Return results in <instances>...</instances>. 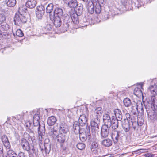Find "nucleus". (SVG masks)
<instances>
[{"label": "nucleus", "instance_id": "1", "mask_svg": "<svg viewBox=\"0 0 157 157\" xmlns=\"http://www.w3.org/2000/svg\"><path fill=\"white\" fill-rule=\"evenodd\" d=\"M15 24L19 25L21 23H25L27 21V19L25 15H23L19 13H16L14 18Z\"/></svg>", "mask_w": 157, "mask_h": 157}, {"label": "nucleus", "instance_id": "2", "mask_svg": "<svg viewBox=\"0 0 157 157\" xmlns=\"http://www.w3.org/2000/svg\"><path fill=\"white\" fill-rule=\"evenodd\" d=\"M82 130H81V132L78 133L79 134V138L80 140L82 142L85 141L87 137L89 139L90 136V127H87L85 130V132H82Z\"/></svg>", "mask_w": 157, "mask_h": 157}, {"label": "nucleus", "instance_id": "3", "mask_svg": "<svg viewBox=\"0 0 157 157\" xmlns=\"http://www.w3.org/2000/svg\"><path fill=\"white\" fill-rule=\"evenodd\" d=\"M33 132H37L38 134H44L45 129L44 122L42 121L38 126L33 128Z\"/></svg>", "mask_w": 157, "mask_h": 157}, {"label": "nucleus", "instance_id": "4", "mask_svg": "<svg viewBox=\"0 0 157 157\" xmlns=\"http://www.w3.org/2000/svg\"><path fill=\"white\" fill-rule=\"evenodd\" d=\"M45 13V8L42 5L37 6L36 9V17L41 19Z\"/></svg>", "mask_w": 157, "mask_h": 157}, {"label": "nucleus", "instance_id": "5", "mask_svg": "<svg viewBox=\"0 0 157 157\" xmlns=\"http://www.w3.org/2000/svg\"><path fill=\"white\" fill-rule=\"evenodd\" d=\"M100 122L99 117H94L92 119L90 122V125L92 129L94 131H98L99 129L98 124Z\"/></svg>", "mask_w": 157, "mask_h": 157}, {"label": "nucleus", "instance_id": "6", "mask_svg": "<svg viewBox=\"0 0 157 157\" xmlns=\"http://www.w3.org/2000/svg\"><path fill=\"white\" fill-rule=\"evenodd\" d=\"M40 112L39 110L37 109L36 113L34 115L33 118V128L38 126L40 124V122L39 121L40 119Z\"/></svg>", "mask_w": 157, "mask_h": 157}, {"label": "nucleus", "instance_id": "7", "mask_svg": "<svg viewBox=\"0 0 157 157\" xmlns=\"http://www.w3.org/2000/svg\"><path fill=\"white\" fill-rule=\"evenodd\" d=\"M20 144L24 150L28 151L30 149V145L26 139L24 138L21 139L20 141Z\"/></svg>", "mask_w": 157, "mask_h": 157}, {"label": "nucleus", "instance_id": "8", "mask_svg": "<svg viewBox=\"0 0 157 157\" xmlns=\"http://www.w3.org/2000/svg\"><path fill=\"white\" fill-rule=\"evenodd\" d=\"M119 134V131H118L116 130H112V131L111 136L115 144L117 143L118 141Z\"/></svg>", "mask_w": 157, "mask_h": 157}, {"label": "nucleus", "instance_id": "9", "mask_svg": "<svg viewBox=\"0 0 157 157\" xmlns=\"http://www.w3.org/2000/svg\"><path fill=\"white\" fill-rule=\"evenodd\" d=\"M48 134L49 136L54 139L56 138L59 134L58 131L52 127L49 128Z\"/></svg>", "mask_w": 157, "mask_h": 157}, {"label": "nucleus", "instance_id": "10", "mask_svg": "<svg viewBox=\"0 0 157 157\" xmlns=\"http://www.w3.org/2000/svg\"><path fill=\"white\" fill-rule=\"evenodd\" d=\"M98 141L96 140L93 141L91 144L90 150L91 152L93 154H96L98 152Z\"/></svg>", "mask_w": 157, "mask_h": 157}, {"label": "nucleus", "instance_id": "11", "mask_svg": "<svg viewBox=\"0 0 157 157\" xmlns=\"http://www.w3.org/2000/svg\"><path fill=\"white\" fill-rule=\"evenodd\" d=\"M109 126L106 125H103L101 128V135L102 137L106 138L109 135Z\"/></svg>", "mask_w": 157, "mask_h": 157}, {"label": "nucleus", "instance_id": "12", "mask_svg": "<svg viewBox=\"0 0 157 157\" xmlns=\"http://www.w3.org/2000/svg\"><path fill=\"white\" fill-rule=\"evenodd\" d=\"M111 120L110 116L108 114L106 113L103 115V121L105 123L104 125H109L110 128L111 125Z\"/></svg>", "mask_w": 157, "mask_h": 157}, {"label": "nucleus", "instance_id": "13", "mask_svg": "<svg viewBox=\"0 0 157 157\" xmlns=\"http://www.w3.org/2000/svg\"><path fill=\"white\" fill-rule=\"evenodd\" d=\"M87 121V118L85 115H81L79 118V123L80 124V126H84L86 124Z\"/></svg>", "mask_w": 157, "mask_h": 157}, {"label": "nucleus", "instance_id": "14", "mask_svg": "<svg viewBox=\"0 0 157 157\" xmlns=\"http://www.w3.org/2000/svg\"><path fill=\"white\" fill-rule=\"evenodd\" d=\"M80 123L77 121H75L74 122L73 128L75 133L76 134H78L81 132V130H82L80 129Z\"/></svg>", "mask_w": 157, "mask_h": 157}, {"label": "nucleus", "instance_id": "15", "mask_svg": "<svg viewBox=\"0 0 157 157\" xmlns=\"http://www.w3.org/2000/svg\"><path fill=\"white\" fill-rule=\"evenodd\" d=\"M147 111L148 117L151 120H154L156 119L157 112L150 109H147Z\"/></svg>", "mask_w": 157, "mask_h": 157}, {"label": "nucleus", "instance_id": "16", "mask_svg": "<svg viewBox=\"0 0 157 157\" xmlns=\"http://www.w3.org/2000/svg\"><path fill=\"white\" fill-rule=\"evenodd\" d=\"M27 7L26 5L21 6L18 9L19 13L26 16V13L27 12Z\"/></svg>", "mask_w": 157, "mask_h": 157}, {"label": "nucleus", "instance_id": "17", "mask_svg": "<svg viewBox=\"0 0 157 157\" xmlns=\"http://www.w3.org/2000/svg\"><path fill=\"white\" fill-rule=\"evenodd\" d=\"M112 119L111 121V123L112 128L113 130H116L118 127V121L116 118L114 117H112Z\"/></svg>", "mask_w": 157, "mask_h": 157}, {"label": "nucleus", "instance_id": "18", "mask_svg": "<svg viewBox=\"0 0 157 157\" xmlns=\"http://www.w3.org/2000/svg\"><path fill=\"white\" fill-rule=\"evenodd\" d=\"M54 17H62L63 14V10L59 7L56 8L54 11Z\"/></svg>", "mask_w": 157, "mask_h": 157}, {"label": "nucleus", "instance_id": "19", "mask_svg": "<svg viewBox=\"0 0 157 157\" xmlns=\"http://www.w3.org/2000/svg\"><path fill=\"white\" fill-rule=\"evenodd\" d=\"M92 2L91 1H89L87 5V8L88 11L90 14H92L93 13L94 11V6Z\"/></svg>", "mask_w": 157, "mask_h": 157}, {"label": "nucleus", "instance_id": "20", "mask_svg": "<svg viewBox=\"0 0 157 157\" xmlns=\"http://www.w3.org/2000/svg\"><path fill=\"white\" fill-rule=\"evenodd\" d=\"M36 2L35 0H28L26 2V5L30 8H33L36 5Z\"/></svg>", "mask_w": 157, "mask_h": 157}, {"label": "nucleus", "instance_id": "21", "mask_svg": "<svg viewBox=\"0 0 157 157\" xmlns=\"http://www.w3.org/2000/svg\"><path fill=\"white\" fill-rule=\"evenodd\" d=\"M83 11V6L82 5L80 4L78 6V5L76 7L75 10V12L74 13H76L78 15L80 16L82 14Z\"/></svg>", "mask_w": 157, "mask_h": 157}, {"label": "nucleus", "instance_id": "22", "mask_svg": "<svg viewBox=\"0 0 157 157\" xmlns=\"http://www.w3.org/2000/svg\"><path fill=\"white\" fill-rule=\"evenodd\" d=\"M53 23L56 27H59L62 24L61 17H54Z\"/></svg>", "mask_w": 157, "mask_h": 157}, {"label": "nucleus", "instance_id": "23", "mask_svg": "<svg viewBox=\"0 0 157 157\" xmlns=\"http://www.w3.org/2000/svg\"><path fill=\"white\" fill-rule=\"evenodd\" d=\"M78 16V15L74 12L71 14V17L72 21L75 24H77L79 23Z\"/></svg>", "mask_w": 157, "mask_h": 157}, {"label": "nucleus", "instance_id": "24", "mask_svg": "<svg viewBox=\"0 0 157 157\" xmlns=\"http://www.w3.org/2000/svg\"><path fill=\"white\" fill-rule=\"evenodd\" d=\"M116 118L119 121H121L122 118V115L121 111L118 109H115L114 111Z\"/></svg>", "mask_w": 157, "mask_h": 157}, {"label": "nucleus", "instance_id": "25", "mask_svg": "<svg viewBox=\"0 0 157 157\" xmlns=\"http://www.w3.org/2000/svg\"><path fill=\"white\" fill-rule=\"evenodd\" d=\"M56 121V118L53 116L49 117L47 119V123L48 125L51 126L54 125Z\"/></svg>", "mask_w": 157, "mask_h": 157}, {"label": "nucleus", "instance_id": "26", "mask_svg": "<svg viewBox=\"0 0 157 157\" xmlns=\"http://www.w3.org/2000/svg\"><path fill=\"white\" fill-rule=\"evenodd\" d=\"M101 144L104 146L108 147L112 145V142L110 139L107 138L103 140L101 142Z\"/></svg>", "mask_w": 157, "mask_h": 157}, {"label": "nucleus", "instance_id": "27", "mask_svg": "<svg viewBox=\"0 0 157 157\" xmlns=\"http://www.w3.org/2000/svg\"><path fill=\"white\" fill-rule=\"evenodd\" d=\"M57 141L60 143H64L66 139L65 134L60 133L56 137Z\"/></svg>", "mask_w": 157, "mask_h": 157}, {"label": "nucleus", "instance_id": "28", "mask_svg": "<svg viewBox=\"0 0 157 157\" xmlns=\"http://www.w3.org/2000/svg\"><path fill=\"white\" fill-rule=\"evenodd\" d=\"M124 123L122 122V127L125 132H128L130 130V124L127 120H124Z\"/></svg>", "mask_w": 157, "mask_h": 157}, {"label": "nucleus", "instance_id": "29", "mask_svg": "<svg viewBox=\"0 0 157 157\" xmlns=\"http://www.w3.org/2000/svg\"><path fill=\"white\" fill-rule=\"evenodd\" d=\"M103 111L102 108L100 107L97 108L95 110L94 113L96 115H95L94 117H98L100 118V117L101 116Z\"/></svg>", "mask_w": 157, "mask_h": 157}, {"label": "nucleus", "instance_id": "30", "mask_svg": "<svg viewBox=\"0 0 157 157\" xmlns=\"http://www.w3.org/2000/svg\"><path fill=\"white\" fill-rule=\"evenodd\" d=\"M149 90L153 95L157 94V86L155 85H152L149 87Z\"/></svg>", "mask_w": 157, "mask_h": 157}, {"label": "nucleus", "instance_id": "31", "mask_svg": "<svg viewBox=\"0 0 157 157\" xmlns=\"http://www.w3.org/2000/svg\"><path fill=\"white\" fill-rule=\"evenodd\" d=\"M0 28L3 31H7L9 29V25L4 22H1L0 23Z\"/></svg>", "mask_w": 157, "mask_h": 157}, {"label": "nucleus", "instance_id": "32", "mask_svg": "<svg viewBox=\"0 0 157 157\" xmlns=\"http://www.w3.org/2000/svg\"><path fill=\"white\" fill-rule=\"evenodd\" d=\"M36 148L33 147H31V148L28 151H29V157H34V155H36Z\"/></svg>", "mask_w": 157, "mask_h": 157}, {"label": "nucleus", "instance_id": "33", "mask_svg": "<svg viewBox=\"0 0 157 157\" xmlns=\"http://www.w3.org/2000/svg\"><path fill=\"white\" fill-rule=\"evenodd\" d=\"M95 11L96 13L99 14L101 11V7L100 4L99 2L96 3L94 7Z\"/></svg>", "mask_w": 157, "mask_h": 157}, {"label": "nucleus", "instance_id": "34", "mask_svg": "<svg viewBox=\"0 0 157 157\" xmlns=\"http://www.w3.org/2000/svg\"><path fill=\"white\" fill-rule=\"evenodd\" d=\"M68 6L71 8L76 7L78 6L76 0H71L68 3Z\"/></svg>", "mask_w": 157, "mask_h": 157}, {"label": "nucleus", "instance_id": "35", "mask_svg": "<svg viewBox=\"0 0 157 157\" xmlns=\"http://www.w3.org/2000/svg\"><path fill=\"white\" fill-rule=\"evenodd\" d=\"M124 105L126 107H129L131 105V100L128 98H126L123 100Z\"/></svg>", "mask_w": 157, "mask_h": 157}, {"label": "nucleus", "instance_id": "36", "mask_svg": "<svg viewBox=\"0 0 157 157\" xmlns=\"http://www.w3.org/2000/svg\"><path fill=\"white\" fill-rule=\"evenodd\" d=\"M16 3V0H8L6 3L7 6L9 7H14Z\"/></svg>", "mask_w": 157, "mask_h": 157}, {"label": "nucleus", "instance_id": "37", "mask_svg": "<svg viewBox=\"0 0 157 157\" xmlns=\"http://www.w3.org/2000/svg\"><path fill=\"white\" fill-rule=\"evenodd\" d=\"M53 5L52 3L48 4L46 8V11L47 13H50L52 11L53 8Z\"/></svg>", "mask_w": 157, "mask_h": 157}, {"label": "nucleus", "instance_id": "38", "mask_svg": "<svg viewBox=\"0 0 157 157\" xmlns=\"http://www.w3.org/2000/svg\"><path fill=\"white\" fill-rule=\"evenodd\" d=\"M25 125L29 129V131H30L31 132L33 133V127L32 124L30 121L27 122L25 123Z\"/></svg>", "mask_w": 157, "mask_h": 157}, {"label": "nucleus", "instance_id": "39", "mask_svg": "<svg viewBox=\"0 0 157 157\" xmlns=\"http://www.w3.org/2000/svg\"><path fill=\"white\" fill-rule=\"evenodd\" d=\"M70 23V22L69 21L68 22L67 21H66V20H65L63 22V28L64 31H67V30L68 29V28L69 26V23Z\"/></svg>", "mask_w": 157, "mask_h": 157}, {"label": "nucleus", "instance_id": "40", "mask_svg": "<svg viewBox=\"0 0 157 157\" xmlns=\"http://www.w3.org/2000/svg\"><path fill=\"white\" fill-rule=\"evenodd\" d=\"M5 12V10H2V12L0 13V22H3L6 20V17L5 15L3 13V12Z\"/></svg>", "mask_w": 157, "mask_h": 157}, {"label": "nucleus", "instance_id": "41", "mask_svg": "<svg viewBox=\"0 0 157 157\" xmlns=\"http://www.w3.org/2000/svg\"><path fill=\"white\" fill-rule=\"evenodd\" d=\"M5 12V10H2V12L0 13V22H3L6 20V17L5 15L3 13V12Z\"/></svg>", "mask_w": 157, "mask_h": 157}, {"label": "nucleus", "instance_id": "42", "mask_svg": "<svg viewBox=\"0 0 157 157\" xmlns=\"http://www.w3.org/2000/svg\"><path fill=\"white\" fill-rule=\"evenodd\" d=\"M7 154L9 157H15L16 154L12 150H9L7 152Z\"/></svg>", "mask_w": 157, "mask_h": 157}, {"label": "nucleus", "instance_id": "43", "mask_svg": "<svg viewBox=\"0 0 157 157\" xmlns=\"http://www.w3.org/2000/svg\"><path fill=\"white\" fill-rule=\"evenodd\" d=\"M136 103H135L134 105L135 106H134V104H132V112H133V113L135 114L136 113H137L138 111V108L137 107V105H136Z\"/></svg>", "mask_w": 157, "mask_h": 157}, {"label": "nucleus", "instance_id": "44", "mask_svg": "<svg viewBox=\"0 0 157 157\" xmlns=\"http://www.w3.org/2000/svg\"><path fill=\"white\" fill-rule=\"evenodd\" d=\"M85 144L83 143H79L76 145L77 148L80 150H82L85 147Z\"/></svg>", "mask_w": 157, "mask_h": 157}, {"label": "nucleus", "instance_id": "45", "mask_svg": "<svg viewBox=\"0 0 157 157\" xmlns=\"http://www.w3.org/2000/svg\"><path fill=\"white\" fill-rule=\"evenodd\" d=\"M16 35L19 37H21L23 36V33L22 31L20 29L17 30L16 32Z\"/></svg>", "mask_w": 157, "mask_h": 157}, {"label": "nucleus", "instance_id": "46", "mask_svg": "<svg viewBox=\"0 0 157 157\" xmlns=\"http://www.w3.org/2000/svg\"><path fill=\"white\" fill-rule=\"evenodd\" d=\"M150 109L157 112V105H155V104H153L151 105Z\"/></svg>", "mask_w": 157, "mask_h": 157}, {"label": "nucleus", "instance_id": "47", "mask_svg": "<svg viewBox=\"0 0 157 157\" xmlns=\"http://www.w3.org/2000/svg\"><path fill=\"white\" fill-rule=\"evenodd\" d=\"M60 132H63V134H65L67 133V132L68 131L67 129L65 128L64 127H62L60 126Z\"/></svg>", "mask_w": 157, "mask_h": 157}, {"label": "nucleus", "instance_id": "48", "mask_svg": "<svg viewBox=\"0 0 157 157\" xmlns=\"http://www.w3.org/2000/svg\"><path fill=\"white\" fill-rule=\"evenodd\" d=\"M2 140L3 143L9 141L7 136L5 135L2 136Z\"/></svg>", "mask_w": 157, "mask_h": 157}, {"label": "nucleus", "instance_id": "49", "mask_svg": "<svg viewBox=\"0 0 157 157\" xmlns=\"http://www.w3.org/2000/svg\"><path fill=\"white\" fill-rule=\"evenodd\" d=\"M136 105H137L138 110V109H140L142 108V107H143V104L142 102L140 101H138L136 103Z\"/></svg>", "mask_w": 157, "mask_h": 157}, {"label": "nucleus", "instance_id": "50", "mask_svg": "<svg viewBox=\"0 0 157 157\" xmlns=\"http://www.w3.org/2000/svg\"><path fill=\"white\" fill-rule=\"evenodd\" d=\"M17 157H27V155L23 152H20L18 153Z\"/></svg>", "mask_w": 157, "mask_h": 157}, {"label": "nucleus", "instance_id": "51", "mask_svg": "<svg viewBox=\"0 0 157 157\" xmlns=\"http://www.w3.org/2000/svg\"><path fill=\"white\" fill-rule=\"evenodd\" d=\"M5 147L6 148L9 149L10 147V145L9 141L3 143Z\"/></svg>", "mask_w": 157, "mask_h": 157}, {"label": "nucleus", "instance_id": "52", "mask_svg": "<svg viewBox=\"0 0 157 157\" xmlns=\"http://www.w3.org/2000/svg\"><path fill=\"white\" fill-rule=\"evenodd\" d=\"M156 99L155 97L154 96H152L151 97V102L150 104L149 103V105H151L155 104V102Z\"/></svg>", "mask_w": 157, "mask_h": 157}, {"label": "nucleus", "instance_id": "53", "mask_svg": "<svg viewBox=\"0 0 157 157\" xmlns=\"http://www.w3.org/2000/svg\"><path fill=\"white\" fill-rule=\"evenodd\" d=\"M3 149L2 144L0 143V155H3Z\"/></svg>", "mask_w": 157, "mask_h": 157}, {"label": "nucleus", "instance_id": "54", "mask_svg": "<svg viewBox=\"0 0 157 157\" xmlns=\"http://www.w3.org/2000/svg\"><path fill=\"white\" fill-rule=\"evenodd\" d=\"M132 125L133 128L135 130L136 128V127L134 125L136 124L138 125H139L138 123L136 122L135 121L134 122H132Z\"/></svg>", "mask_w": 157, "mask_h": 157}, {"label": "nucleus", "instance_id": "55", "mask_svg": "<svg viewBox=\"0 0 157 157\" xmlns=\"http://www.w3.org/2000/svg\"><path fill=\"white\" fill-rule=\"evenodd\" d=\"M136 91V92H134V94H135L136 95L137 94H136V92H137V91H138V94H142V91H141V90H140V89H135V90H134V91Z\"/></svg>", "mask_w": 157, "mask_h": 157}, {"label": "nucleus", "instance_id": "56", "mask_svg": "<svg viewBox=\"0 0 157 157\" xmlns=\"http://www.w3.org/2000/svg\"><path fill=\"white\" fill-rule=\"evenodd\" d=\"M144 156L146 157H153L154 156V155L151 153H147L145 154Z\"/></svg>", "mask_w": 157, "mask_h": 157}, {"label": "nucleus", "instance_id": "57", "mask_svg": "<svg viewBox=\"0 0 157 157\" xmlns=\"http://www.w3.org/2000/svg\"><path fill=\"white\" fill-rule=\"evenodd\" d=\"M141 153L140 149H139L136 151H134L132 152L133 154H140Z\"/></svg>", "mask_w": 157, "mask_h": 157}, {"label": "nucleus", "instance_id": "58", "mask_svg": "<svg viewBox=\"0 0 157 157\" xmlns=\"http://www.w3.org/2000/svg\"><path fill=\"white\" fill-rule=\"evenodd\" d=\"M44 134H39V139L40 143H41L42 140V136Z\"/></svg>", "mask_w": 157, "mask_h": 157}, {"label": "nucleus", "instance_id": "59", "mask_svg": "<svg viewBox=\"0 0 157 157\" xmlns=\"http://www.w3.org/2000/svg\"><path fill=\"white\" fill-rule=\"evenodd\" d=\"M140 152L141 153H144V152H146L147 151V150L146 149H140Z\"/></svg>", "mask_w": 157, "mask_h": 157}, {"label": "nucleus", "instance_id": "60", "mask_svg": "<svg viewBox=\"0 0 157 157\" xmlns=\"http://www.w3.org/2000/svg\"><path fill=\"white\" fill-rule=\"evenodd\" d=\"M17 118L18 120H22V116H21L20 115H19L17 116Z\"/></svg>", "mask_w": 157, "mask_h": 157}, {"label": "nucleus", "instance_id": "61", "mask_svg": "<svg viewBox=\"0 0 157 157\" xmlns=\"http://www.w3.org/2000/svg\"><path fill=\"white\" fill-rule=\"evenodd\" d=\"M45 29H48V30H50L51 29V28L50 27V25H47V26L46 27H45Z\"/></svg>", "mask_w": 157, "mask_h": 157}, {"label": "nucleus", "instance_id": "62", "mask_svg": "<svg viewBox=\"0 0 157 157\" xmlns=\"http://www.w3.org/2000/svg\"><path fill=\"white\" fill-rule=\"evenodd\" d=\"M83 20V21L84 22H85V23L86 22V23H88V22L87 21L86 19V18H85V17L84 18Z\"/></svg>", "mask_w": 157, "mask_h": 157}, {"label": "nucleus", "instance_id": "63", "mask_svg": "<svg viewBox=\"0 0 157 157\" xmlns=\"http://www.w3.org/2000/svg\"><path fill=\"white\" fill-rule=\"evenodd\" d=\"M140 86L141 87V88H142V87L143 86V84L142 83H140Z\"/></svg>", "mask_w": 157, "mask_h": 157}, {"label": "nucleus", "instance_id": "64", "mask_svg": "<svg viewBox=\"0 0 157 157\" xmlns=\"http://www.w3.org/2000/svg\"><path fill=\"white\" fill-rule=\"evenodd\" d=\"M141 110V112H143V107H142V108L140 109Z\"/></svg>", "mask_w": 157, "mask_h": 157}]
</instances>
